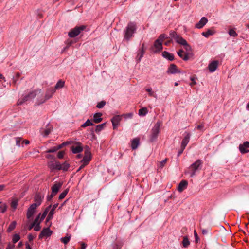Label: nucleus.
I'll list each match as a JSON object with an SVG mask.
<instances>
[{
	"label": "nucleus",
	"instance_id": "nucleus-21",
	"mask_svg": "<svg viewBox=\"0 0 249 249\" xmlns=\"http://www.w3.org/2000/svg\"><path fill=\"white\" fill-rule=\"evenodd\" d=\"M143 47H144V44H143L142 45V47L138 51V53L136 57V61L138 63L140 62L142 58L143 57V53L144 52Z\"/></svg>",
	"mask_w": 249,
	"mask_h": 249
},
{
	"label": "nucleus",
	"instance_id": "nucleus-45",
	"mask_svg": "<svg viewBox=\"0 0 249 249\" xmlns=\"http://www.w3.org/2000/svg\"><path fill=\"white\" fill-rule=\"evenodd\" d=\"M106 102L105 101H102L101 102L98 103L96 107L98 108H102L106 105Z\"/></svg>",
	"mask_w": 249,
	"mask_h": 249
},
{
	"label": "nucleus",
	"instance_id": "nucleus-55",
	"mask_svg": "<svg viewBox=\"0 0 249 249\" xmlns=\"http://www.w3.org/2000/svg\"><path fill=\"white\" fill-rule=\"evenodd\" d=\"M194 233L195 237V241L196 242H198L199 240V238L196 230L194 231Z\"/></svg>",
	"mask_w": 249,
	"mask_h": 249
},
{
	"label": "nucleus",
	"instance_id": "nucleus-37",
	"mask_svg": "<svg viewBox=\"0 0 249 249\" xmlns=\"http://www.w3.org/2000/svg\"><path fill=\"white\" fill-rule=\"evenodd\" d=\"M70 165L67 162H64L63 164H61V170L67 171L69 169Z\"/></svg>",
	"mask_w": 249,
	"mask_h": 249
},
{
	"label": "nucleus",
	"instance_id": "nucleus-60",
	"mask_svg": "<svg viewBox=\"0 0 249 249\" xmlns=\"http://www.w3.org/2000/svg\"><path fill=\"white\" fill-rule=\"evenodd\" d=\"M34 230L36 231H39L40 230V227L39 226V223H37L36 224H35V226H34Z\"/></svg>",
	"mask_w": 249,
	"mask_h": 249
},
{
	"label": "nucleus",
	"instance_id": "nucleus-51",
	"mask_svg": "<svg viewBox=\"0 0 249 249\" xmlns=\"http://www.w3.org/2000/svg\"><path fill=\"white\" fill-rule=\"evenodd\" d=\"M58 150V148H56V147H53L52 148L49 149L46 151L47 153H53Z\"/></svg>",
	"mask_w": 249,
	"mask_h": 249
},
{
	"label": "nucleus",
	"instance_id": "nucleus-14",
	"mask_svg": "<svg viewBox=\"0 0 249 249\" xmlns=\"http://www.w3.org/2000/svg\"><path fill=\"white\" fill-rule=\"evenodd\" d=\"M249 147V142L248 141L245 142L243 144H240L239 146V150L240 152L244 154L248 153L249 150L247 149V148Z\"/></svg>",
	"mask_w": 249,
	"mask_h": 249
},
{
	"label": "nucleus",
	"instance_id": "nucleus-19",
	"mask_svg": "<svg viewBox=\"0 0 249 249\" xmlns=\"http://www.w3.org/2000/svg\"><path fill=\"white\" fill-rule=\"evenodd\" d=\"M207 22V18L205 17H202L200 21L196 25V27L198 29L202 28Z\"/></svg>",
	"mask_w": 249,
	"mask_h": 249
},
{
	"label": "nucleus",
	"instance_id": "nucleus-57",
	"mask_svg": "<svg viewBox=\"0 0 249 249\" xmlns=\"http://www.w3.org/2000/svg\"><path fill=\"white\" fill-rule=\"evenodd\" d=\"M190 80L191 81V83H190V86H193L196 84L195 81V78L194 77H191L190 78Z\"/></svg>",
	"mask_w": 249,
	"mask_h": 249
},
{
	"label": "nucleus",
	"instance_id": "nucleus-23",
	"mask_svg": "<svg viewBox=\"0 0 249 249\" xmlns=\"http://www.w3.org/2000/svg\"><path fill=\"white\" fill-rule=\"evenodd\" d=\"M190 135L189 133H188L185 137L182 140L181 146L182 149H185V147L186 146L187 144L189 142Z\"/></svg>",
	"mask_w": 249,
	"mask_h": 249
},
{
	"label": "nucleus",
	"instance_id": "nucleus-31",
	"mask_svg": "<svg viewBox=\"0 0 249 249\" xmlns=\"http://www.w3.org/2000/svg\"><path fill=\"white\" fill-rule=\"evenodd\" d=\"M190 245V242L186 236H184L182 241V245L184 248H187Z\"/></svg>",
	"mask_w": 249,
	"mask_h": 249
},
{
	"label": "nucleus",
	"instance_id": "nucleus-6",
	"mask_svg": "<svg viewBox=\"0 0 249 249\" xmlns=\"http://www.w3.org/2000/svg\"><path fill=\"white\" fill-rule=\"evenodd\" d=\"M85 29V26L82 25L80 26H76L74 28L71 29L69 32V36L70 37H74L78 36L81 31Z\"/></svg>",
	"mask_w": 249,
	"mask_h": 249
},
{
	"label": "nucleus",
	"instance_id": "nucleus-17",
	"mask_svg": "<svg viewBox=\"0 0 249 249\" xmlns=\"http://www.w3.org/2000/svg\"><path fill=\"white\" fill-rule=\"evenodd\" d=\"M218 64V61L216 60L213 61L211 63H210L208 66L210 71L211 72H214L217 69Z\"/></svg>",
	"mask_w": 249,
	"mask_h": 249
},
{
	"label": "nucleus",
	"instance_id": "nucleus-59",
	"mask_svg": "<svg viewBox=\"0 0 249 249\" xmlns=\"http://www.w3.org/2000/svg\"><path fill=\"white\" fill-rule=\"evenodd\" d=\"M74 41L72 40H68L67 41V47H70V46H71L73 43Z\"/></svg>",
	"mask_w": 249,
	"mask_h": 249
},
{
	"label": "nucleus",
	"instance_id": "nucleus-46",
	"mask_svg": "<svg viewBox=\"0 0 249 249\" xmlns=\"http://www.w3.org/2000/svg\"><path fill=\"white\" fill-rule=\"evenodd\" d=\"M229 34L233 37H235L237 36V34L236 33V32L233 29H230L229 31Z\"/></svg>",
	"mask_w": 249,
	"mask_h": 249
},
{
	"label": "nucleus",
	"instance_id": "nucleus-35",
	"mask_svg": "<svg viewBox=\"0 0 249 249\" xmlns=\"http://www.w3.org/2000/svg\"><path fill=\"white\" fill-rule=\"evenodd\" d=\"M93 125V124L91 122V121L89 119H88L86 122L84 123L82 125V127H86L88 126L92 125Z\"/></svg>",
	"mask_w": 249,
	"mask_h": 249
},
{
	"label": "nucleus",
	"instance_id": "nucleus-16",
	"mask_svg": "<svg viewBox=\"0 0 249 249\" xmlns=\"http://www.w3.org/2000/svg\"><path fill=\"white\" fill-rule=\"evenodd\" d=\"M167 72L172 74H175L177 73H179L180 71L178 70L177 66L175 64H172L170 65L167 71Z\"/></svg>",
	"mask_w": 249,
	"mask_h": 249
},
{
	"label": "nucleus",
	"instance_id": "nucleus-32",
	"mask_svg": "<svg viewBox=\"0 0 249 249\" xmlns=\"http://www.w3.org/2000/svg\"><path fill=\"white\" fill-rule=\"evenodd\" d=\"M71 238V235L67 234L66 236L61 238V241L62 242H63L65 244H67L69 242Z\"/></svg>",
	"mask_w": 249,
	"mask_h": 249
},
{
	"label": "nucleus",
	"instance_id": "nucleus-30",
	"mask_svg": "<svg viewBox=\"0 0 249 249\" xmlns=\"http://www.w3.org/2000/svg\"><path fill=\"white\" fill-rule=\"evenodd\" d=\"M214 34V32L211 29H208L206 32H203L202 35L205 37H208Z\"/></svg>",
	"mask_w": 249,
	"mask_h": 249
},
{
	"label": "nucleus",
	"instance_id": "nucleus-25",
	"mask_svg": "<svg viewBox=\"0 0 249 249\" xmlns=\"http://www.w3.org/2000/svg\"><path fill=\"white\" fill-rule=\"evenodd\" d=\"M140 140L139 138H135L132 141L131 147L133 149H136L139 144Z\"/></svg>",
	"mask_w": 249,
	"mask_h": 249
},
{
	"label": "nucleus",
	"instance_id": "nucleus-44",
	"mask_svg": "<svg viewBox=\"0 0 249 249\" xmlns=\"http://www.w3.org/2000/svg\"><path fill=\"white\" fill-rule=\"evenodd\" d=\"M170 35L171 37L175 39V40L177 39V38L179 36L177 33L175 31H171L170 33Z\"/></svg>",
	"mask_w": 249,
	"mask_h": 249
},
{
	"label": "nucleus",
	"instance_id": "nucleus-36",
	"mask_svg": "<svg viewBox=\"0 0 249 249\" xmlns=\"http://www.w3.org/2000/svg\"><path fill=\"white\" fill-rule=\"evenodd\" d=\"M68 192H69V189H66V190H65L59 195V199L61 200V199H63L64 198H65V197L68 194Z\"/></svg>",
	"mask_w": 249,
	"mask_h": 249
},
{
	"label": "nucleus",
	"instance_id": "nucleus-56",
	"mask_svg": "<svg viewBox=\"0 0 249 249\" xmlns=\"http://www.w3.org/2000/svg\"><path fill=\"white\" fill-rule=\"evenodd\" d=\"M58 205V203H56V204H55L52 207V209L51 210V211H50V212H53V213H54V211H55V210L56 209V208L57 207Z\"/></svg>",
	"mask_w": 249,
	"mask_h": 249
},
{
	"label": "nucleus",
	"instance_id": "nucleus-33",
	"mask_svg": "<svg viewBox=\"0 0 249 249\" xmlns=\"http://www.w3.org/2000/svg\"><path fill=\"white\" fill-rule=\"evenodd\" d=\"M16 225V221H13L9 226L8 229H7V232H9L11 231L12 230H13Z\"/></svg>",
	"mask_w": 249,
	"mask_h": 249
},
{
	"label": "nucleus",
	"instance_id": "nucleus-28",
	"mask_svg": "<svg viewBox=\"0 0 249 249\" xmlns=\"http://www.w3.org/2000/svg\"><path fill=\"white\" fill-rule=\"evenodd\" d=\"M121 120V116L119 115H116L114 116L111 119V122L112 124L115 123L118 124Z\"/></svg>",
	"mask_w": 249,
	"mask_h": 249
},
{
	"label": "nucleus",
	"instance_id": "nucleus-1",
	"mask_svg": "<svg viewBox=\"0 0 249 249\" xmlns=\"http://www.w3.org/2000/svg\"><path fill=\"white\" fill-rule=\"evenodd\" d=\"M41 94V90L40 89H36L34 91H32L31 92H30L28 94L25 95L23 98L19 99L17 104L18 105H21L24 102L31 100L36 96H37V98H38V95ZM39 99V98H37V100ZM38 101H37L36 103L37 104Z\"/></svg>",
	"mask_w": 249,
	"mask_h": 249
},
{
	"label": "nucleus",
	"instance_id": "nucleus-24",
	"mask_svg": "<svg viewBox=\"0 0 249 249\" xmlns=\"http://www.w3.org/2000/svg\"><path fill=\"white\" fill-rule=\"evenodd\" d=\"M162 56L165 58H166L170 61H173L174 59V55L172 53H171L166 51H164L162 53Z\"/></svg>",
	"mask_w": 249,
	"mask_h": 249
},
{
	"label": "nucleus",
	"instance_id": "nucleus-47",
	"mask_svg": "<svg viewBox=\"0 0 249 249\" xmlns=\"http://www.w3.org/2000/svg\"><path fill=\"white\" fill-rule=\"evenodd\" d=\"M146 91L148 92L149 95L151 96H153L155 98H156V95L154 94V92L152 91L151 88H148L146 89Z\"/></svg>",
	"mask_w": 249,
	"mask_h": 249
},
{
	"label": "nucleus",
	"instance_id": "nucleus-50",
	"mask_svg": "<svg viewBox=\"0 0 249 249\" xmlns=\"http://www.w3.org/2000/svg\"><path fill=\"white\" fill-rule=\"evenodd\" d=\"M53 212H49L48 215V216L46 218V221H48L49 220H50V219H52L53 217Z\"/></svg>",
	"mask_w": 249,
	"mask_h": 249
},
{
	"label": "nucleus",
	"instance_id": "nucleus-49",
	"mask_svg": "<svg viewBox=\"0 0 249 249\" xmlns=\"http://www.w3.org/2000/svg\"><path fill=\"white\" fill-rule=\"evenodd\" d=\"M40 214H41L39 213V215L36 218V219H35L34 221L33 222V224H35V225L37 223H39L40 224V222L41 221L40 220L39 221Z\"/></svg>",
	"mask_w": 249,
	"mask_h": 249
},
{
	"label": "nucleus",
	"instance_id": "nucleus-20",
	"mask_svg": "<svg viewBox=\"0 0 249 249\" xmlns=\"http://www.w3.org/2000/svg\"><path fill=\"white\" fill-rule=\"evenodd\" d=\"M183 53H184V51L182 50H180L178 52V55L181 58H182L184 61H187L189 59V55L190 53H185L184 55H183Z\"/></svg>",
	"mask_w": 249,
	"mask_h": 249
},
{
	"label": "nucleus",
	"instance_id": "nucleus-43",
	"mask_svg": "<svg viewBox=\"0 0 249 249\" xmlns=\"http://www.w3.org/2000/svg\"><path fill=\"white\" fill-rule=\"evenodd\" d=\"M48 167L51 170H56L55 163H54L53 161H50L49 162Z\"/></svg>",
	"mask_w": 249,
	"mask_h": 249
},
{
	"label": "nucleus",
	"instance_id": "nucleus-15",
	"mask_svg": "<svg viewBox=\"0 0 249 249\" xmlns=\"http://www.w3.org/2000/svg\"><path fill=\"white\" fill-rule=\"evenodd\" d=\"M44 198V196L41 195L40 193H36L35 196V203H33L34 204H36V207L39 206Z\"/></svg>",
	"mask_w": 249,
	"mask_h": 249
},
{
	"label": "nucleus",
	"instance_id": "nucleus-61",
	"mask_svg": "<svg viewBox=\"0 0 249 249\" xmlns=\"http://www.w3.org/2000/svg\"><path fill=\"white\" fill-rule=\"evenodd\" d=\"M21 139L20 138H16V144L18 146H20Z\"/></svg>",
	"mask_w": 249,
	"mask_h": 249
},
{
	"label": "nucleus",
	"instance_id": "nucleus-54",
	"mask_svg": "<svg viewBox=\"0 0 249 249\" xmlns=\"http://www.w3.org/2000/svg\"><path fill=\"white\" fill-rule=\"evenodd\" d=\"M167 160L168 159L166 158L163 160L161 161L160 163V167L162 168L164 166L165 164L166 163Z\"/></svg>",
	"mask_w": 249,
	"mask_h": 249
},
{
	"label": "nucleus",
	"instance_id": "nucleus-7",
	"mask_svg": "<svg viewBox=\"0 0 249 249\" xmlns=\"http://www.w3.org/2000/svg\"><path fill=\"white\" fill-rule=\"evenodd\" d=\"M202 164L200 160H197L196 162L193 163L190 167L191 170L190 177H193L195 175L196 171L199 168V166Z\"/></svg>",
	"mask_w": 249,
	"mask_h": 249
},
{
	"label": "nucleus",
	"instance_id": "nucleus-52",
	"mask_svg": "<svg viewBox=\"0 0 249 249\" xmlns=\"http://www.w3.org/2000/svg\"><path fill=\"white\" fill-rule=\"evenodd\" d=\"M64 154H65L64 151H59L57 154V156H58V158H59V159L63 158L64 157Z\"/></svg>",
	"mask_w": 249,
	"mask_h": 249
},
{
	"label": "nucleus",
	"instance_id": "nucleus-13",
	"mask_svg": "<svg viewBox=\"0 0 249 249\" xmlns=\"http://www.w3.org/2000/svg\"><path fill=\"white\" fill-rule=\"evenodd\" d=\"M52 232L50 230L49 228H46L42 230V231H41L39 235V239H41L43 237H49L50 236Z\"/></svg>",
	"mask_w": 249,
	"mask_h": 249
},
{
	"label": "nucleus",
	"instance_id": "nucleus-3",
	"mask_svg": "<svg viewBox=\"0 0 249 249\" xmlns=\"http://www.w3.org/2000/svg\"><path fill=\"white\" fill-rule=\"evenodd\" d=\"M91 153L89 147L86 146L84 148V156L81 160V162L87 165L91 160Z\"/></svg>",
	"mask_w": 249,
	"mask_h": 249
},
{
	"label": "nucleus",
	"instance_id": "nucleus-64",
	"mask_svg": "<svg viewBox=\"0 0 249 249\" xmlns=\"http://www.w3.org/2000/svg\"><path fill=\"white\" fill-rule=\"evenodd\" d=\"M34 238V236L32 234H30L28 235V239H29V242H32Z\"/></svg>",
	"mask_w": 249,
	"mask_h": 249
},
{
	"label": "nucleus",
	"instance_id": "nucleus-12",
	"mask_svg": "<svg viewBox=\"0 0 249 249\" xmlns=\"http://www.w3.org/2000/svg\"><path fill=\"white\" fill-rule=\"evenodd\" d=\"M37 208L36 204H32L28 209L27 213V217L28 219H30L34 214L35 210Z\"/></svg>",
	"mask_w": 249,
	"mask_h": 249
},
{
	"label": "nucleus",
	"instance_id": "nucleus-42",
	"mask_svg": "<svg viewBox=\"0 0 249 249\" xmlns=\"http://www.w3.org/2000/svg\"><path fill=\"white\" fill-rule=\"evenodd\" d=\"M7 206L5 203H2L0 206V211L1 213H4L7 210Z\"/></svg>",
	"mask_w": 249,
	"mask_h": 249
},
{
	"label": "nucleus",
	"instance_id": "nucleus-41",
	"mask_svg": "<svg viewBox=\"0 0 249 249\" xmlns=\"http://www.w3.org/2000/svg\"><path fill=\"white\" fill-rule=\"evenodd\" d=\"M64 85V82L62 81H58L56 84L55 87L54 88L55 89V90L58 88H62Z\"/></svg>",
	"mask_w": 249,
	"mask_h": 249
},
{
	"label": "nucleus",
	"instance_id": "nucleus-22",
	"mask_svg": "<svg viewBox=\"0 0 249 249\" xmlns=\"http://www.w3.org/2000/svg\"><path fill=\"white\" fill-rule=\"evenodd\" d=\"M102 116V114L101 113H96L93 116V121L97 124L100 123L103 120V118L101 117Z\"/></svg>",
	"mask_w": 249,
	"mask_h": 249
},
{
	"label": "nucleus",
	"instance_id": "nucleus-39",
	"mask_svg": "<svg viewBox=\"0 0 249 249\" xmlns=\"http://www.w3.org/2000/svg\"><path fill=\"white\" fill-rule=\"evenodd\" d=\"M168 38V37L167 36L164 34H161L157 39L159 41H161V42L162 43L164 39Z\"/></svg>",
	"mask_w": 249,
	"mask_h": 249
},
{
	"label": "nucleus",
	"instance_id": "nucleus-38",
	"mask_svg": "<svg viewBox=\"0 0 249 249\" xmlns=\"http://www.w3.org/2000/svg\"><path fill=\"white\" fill-rule=\"evenodd\" d=\"M18 200L17 199H14L12 200L11 203V206L12 208L14 209H15L17 208V206L18 205Z\"/></svg>",
	"mask_w": 249,
	"mask_h": 249
},
{
	"label": "nucleus",
	"instance_id": "nucleus-26",
	"mask_svg": "<svg viewBox=\"0 0 249 249\" xmlns=\"http://www.w3.org/2000/svg\"><path fill=\"white\" fill-rule=\"evenodd\" d=\"M20 77V73L17 72L15 76L12 78V83L14 85H16L18 84V82Z\"/></svg>",
	"mask_w": 249,
	"mask_h": 249
},
{
	"label": "nucleus",
	"instance_id": "nucleus-4",
	"mask_svg": "<svg viewBox=\"0 0 249 249\" xmlns=\"http://www.w3.org/2000/svg\"><path fill=\"white\" fill-rule=\"evenodd\" d=\"M55 89L53 88H50L48 89L46 92V94L44 97H40V99H38L37 104L43 103L47 100L50 99L52 95L55 92Z\"/></svg>",
	"mask_w": 249,
	"mask_h": 249
},
{
	"label": "nucleus",
	"instance_id": "nucleus-29",
	"mask_svg": "<svg viewBox=\"0 0 249 249\" xmlns=\"http://www.w3.org/2000/svg\"><path fill=\"white\" fill-rule=\"evenodd\" d=\"M106 125V123H104L103 124H99L96 126V128L95 129V131L96 133H98L100 132L102 130H103Z\"/></svg>",
	"mask_w": 249,
	"mask_h": 249
},
{
	"label": "nucleus",
	"instance_id": "nucleus-5",
	"mask_svg": "<svg viewBox=\"0 0 249 249\" xmlns=\"http://www.w3.org/2000/svg\"><path fill=\"white\" fill-rule=\"evenodd\" d=\"M160 124L161 122L158 121L155 124L154 126L152 128L150 136L151 142H154L157 139L160 132Z\"/></svg>",
	"mask_w": 249,
	"mask_h": 249
},
{
	"label": "nucleus",
	"instance_id": "nucleus-18",
	"mask_svg": "<svg viewBox=\"0 0 249 249\" xmlns=\"http://www.w3.org/2000/svg\"><path fill=\"white\" fill-rule=\"evenodd\" d=\"M188 182L186 180H183L179 183L178 187V190L179 192H182L185 189L187 188Z\"/></svg>",
	"mask_w": 249,
	"mask_h": 249
},
{
	"label": "nucleus",
	"instance_id": "nucleus-9",
	"mask_svg": "<svg viewBox=\"0 0 249 249\" xmlns=\"http://www.w3.org/2000/svg\"><path fill=\"white\" fill-rule=\"evenodd\" d=\"M71 149L73 153H79L83 150L82 144L77 142L71 147Z\"/></svg>",
	"mask_w": 249,
	"mask_h": 249
},
{
	"label": "nucleus",
	"instance_id": "nucleus-53",
	"mask_svg": "<svg viewBox=\"0 0 249 249\" xmlns=\"http://www.w3.org/2000/svg\"><path fill=\"white\" fill-rule=\"evenodd\" d=\"M55 169L60 170H61V164L59 162L56 161L55 163Z\"/></svg>",
	"mask_w": 249,
	"mask_h": 249
},
{
	"label": "nucleus",
	"instance_id": "nucleus-10",
	"mask_svg": "<svg viewBox=\"0 0 249 249\" xmlns=\"http://www.w3.org/2000/svg\"><path fill=\"white\" fill-rule=\"evenodd\" d=\"M162 48V43L161 42V41L156 39L154 42V46L152 48V51L156 53L161 51Z\"/></svg>",
	"mask_w": 249,
	"mask_h": 249
},
{
	"label": "nucleus",
	"instance_id": "nucleus-8",
	"mask_svg": "<svg viewBox=\"0 0 249 249\" xmlns=\"http://www.w3.org/2000/svg\"><path fill=\"white\" fill-rule=\"evenodd\" d=\"M53 130V126L50 124H47L45 127H42L40 130V132L44 137H46L51 133Z\"/></svg>",
	"mask_w": 249,
	"mask_h": 249
},
{
	"label": "nucleus",
	"instance_id": "nucleus-58",
	"mask_svg": "<svg viewBox=\"0 0 249 249\" xmlns=\"http://www.w3.org/2000/svg\"><path fill=\"white\" fill-rule=\"evenodd\" d=\"M15 248V245L14 244H11L10 243H9V244L7 245V247L5 249H13Z\"/></svg>",
	"mask_w": 249,
	"mask_h": 249
},
{
	"label": "nucleus",
	"instance_id": "nucleus-11",
	"mask_svg": "<svg viewBox=\"0 0 249 249\" xmlns=\"http://www.w3.org/2000/svg\"><path fill=\"white\" fill-rule=\"evenodd\" d=\"M62 185V182H55L51 188L52 193L55 196L61 188Z\"/></svg>",
	"mask_w": 249,
	"mask_h": 249
},
{
	"label": "nucleus",
	"instance_id": "nucleus-48",
	"mask_svg": "<svg viewBox=\"0 0 249 249\" xmlns=\"http://www.w3.org/2000/svg\"><path fill=\"white\" fill-rule=\"evenodd\" d=\"M184 46V48L185 49V50L188 52L187 53H189V52L191 51V46L187 43V42L186 43V44L185 45H183Z\"/></svg>",
	"mask_w": 249,
	"mask_h": 249
},
{
	"label": "nucleus",
	"instance_id": "nucleus-40",
	"mask_svg": "<svg viewBox=\"0 0 249 249\" xmlns=\"http://www.w3.org/2000/svg\"><path fill=\"white\" fill-rule=\"evenodd\" d=\"M20 237V236L18 234H15L14 235L12 239V241L13 242V244H14L16 242H17L19 240Z\"/></svg>",
	"mask_w": 249,
	"mask_h": 249
},
{
	"label": "nucleus",
	"instance_id": "nucleus-62",
	"mask_svg": "<svg viewBox=\"0 0 249 249\" xmlns=\"http://www.w3.org/2000/svg\"><path fill=\"white\" fill-rule=\"evenodd\" d=\"M55 196L54 195H53V194L51 193V195H49L47 196V200L48 201H50L52 200V198Z\"/></svg>",
	"mask_w": 249,
	"mask_h": 249
},
{
	"label": "nucleus",
	"instance_id": "nucleus-27",
	"mask_svg": "<svg viewBox=\"0 0 249 249\" xmlns=\"http://www.w3.org/2000/svg\"><path fill=\"white\" fill-rule=\"evenodd\" d=\"M176 41L180 45H182L183 46L184 45L186 44V43H187V41L184 39H183L181 36H179L177 38V39H176Z\"/></svg>",
	"mask_w": 249,
	"mask_h": 249
},
{
	"label": "nucleus",
	"instance_id": "nucleus-2",
	"mask_svg": "<svg viewBox=\"0 0 249 249\" xmlns=\"http://www.w3.org/2000/svg\"><path fill=\"white\" fill-rule=\"evenodd\" d=\"M137 29L135 24L132 22L128 23L124 32V39L127 41L133 36V34Z\"/></svg>",
	"mask_w": 249,
	"mask_h": 249
},
{
	"label": "nucleus",
	"instance_id": "nucleus-34",
	"mask_svg": "<svg viewBox=\"0 0 249 249\" xmlns=\"http://www.w3.org/2000/svg\"><path fill=\"white\" fill-rule=\"evenodd\" d=\"M147 108L143 107L139 110V115L140 116H145L147 113Z\"/></svg>",
	"mask_w": 249,
	"mask_h": 249
},
{
	"label": "nucleus",
	"instance_id": "nucleus-63",
	"mask_svg": "<svg viewBox=\"0 0 249 249\" xmlns=\"http://www.w3.org/2000/svg\"><path fill=\"white\" fill-rule=\"evenodd\" d=\"M48 213L46 212V211H44L43 213L42 214L41 217L40 218V221H42L44 219V218L47 215Z\"/></svg>",
	"mask_w": 249,
	"mask_h": 249
}]
</instances>
